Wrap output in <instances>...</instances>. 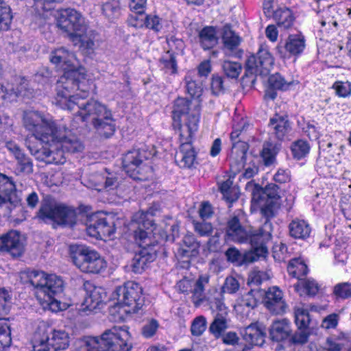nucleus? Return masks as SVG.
<instances>
[{
  "instance_id": "f257e3e1",
  "label": "nucleus",
  "mask_w": 351,
  "mask_h": 351,
  "mask_svg": "<svg viewBox=\"0 0 351 351\" xmlns=\"http://www.w3.org/2000/svg\"><path fill=\"white\" fill-rule=\"evenodd\" d=\"M50 61L64 71L57 82L56 105L71 112L77 121L91 122L100 135L112 136L115 131L112 112L101 102L86 99L92 82L75 55L60 47L51 51Z\"/></svg>"
},
{
  "instance_id": "f03ea898",
  "label": "nucleus",
  "mask_w": 351,
  "mask_h": 351,
  "mask_svg": "<svg viewBox=\"0 0 351 351\" xmlns=\"http://www.w3.org/2000/svg\"><path fill=\"white\" fill-rule=\"evenodd\" d=\"M278 204L271 199L267 202L261 208V214L265 218V221L258 230L246 231L240 224L237 217L231 218L227 226L226 233L228 239L238 243L249 241L252 250L245 256V261L254 262L260 257H265L267 254L266 243L271 239L273 226L269 219L275 216L278 210Z\"/></svg>"
},
{
  "instance_id": "7ed1b4c3",
  "label": "nucleus",
  "mask_w": 351,
  "mask_h": 351,
  "mask_svg": "<svg viewBox=\"0 0 351 351\" xmlns=\"http://www.w3.org/2000/svg\"><path fill=\"white\" fill-rule=\"evenodd\" d=\"M154 226L148 211H139L132 217L130 226L134 229L135 241L141 248L132 261L131 267L134 273H142L147 264L154 261L156 258V251L154 247L157 244V241L151 237L155 229Z\"/></svg>"
},
{
  "instance_id": "20e7f679",
  "label": "nucleus",
  "mask_w": 351,
  "mask_h": 351,
  "mask_svg": "<svg viewBox=\"0 0 351 351\" xmlns=\"http://www.w3.org/2000/svg\"><path fill=\"white\" fill-rule=\"evenodd\" d=\"M56 137L50 140V143L41 147L32 146L26 140V146L37 160L49 164H64L66 161V153H77L83 151L84 147L82 142L74 136L66 135V128L58 125L56 129Z\"/></svg>"
},
{
  "instance_id": "39448f33",
  "label": "nucleus",
  "mask_w": 351,
  "mask_h": 351,
  "mask_svg": "<svg viewBox=\"0 0 351 351\" xmlns=\"http://www.w3.org/2000/svg\"><path fill=\"white\" fill-rule=\"evenodd\" d=\"M132 337L127 326H114L100 337H87L75 343L73 351H130Z\"/></svg>"
},
{
  "instance_id": "423d86ee",
  "label": "nucleus",
  "mask_w": 351,
  "mask_h": 351,
  "mask_svg": "<svg viewBox=\"0 0 351 351\" xmlns=\"http://www.w3.org/2000/svg\"><path fill=\"white\" fill-rule=\"evenodd\" d=\"M30 283L36 289V296L44 308L53 312L63 311L67 308L65 303L56 299L62 293L64 282L55 274H47L44 271L34 270L29 274Z\"/></svg>"
},
{
  "instance_id": "0eeeda50",
  "label": "nucleus",
  "mask_w": 351,
  "mask_h": 351,
  "mask_svg": "<svg viewBox=\"0 0 351 351\" xmlns=\"http://www.w3.org/2000/svg\"><path fill=\"white\" fill-rule=\"evenodd\" d=\"M113 297L117 302L111 311L112 313H117L121 320H124L128 315L137 313L143 306L142 288L133 281H128L117 287Z\"/></svg>"
},
{
  "instance_id": "6e6552de",
  "label": "nucleus",
  "mask_w": 351,
  "mask_h": 351,
  "mask_svg": "<svg viewBox=\"0 0 351 351\" xmlns=\"http://www.w3.org/2000/svg\"><path fill=\"white\" fill-rule=\"evenodd\" d=\"M155 154L154 147L139 144L123 157V167L134 180H146L152 176V167L145 163Z\"/></svg>"
},
{
  "instance_id": "1a4fd4ad",
  "label": "nucleus",
  "mask_w": 351,
  "mask_h": 351,
  "mask_svg": "<svg viewBox=\"0 0 351 351\" xmlns=\"http://www.w3.org/2000/svg\"><path fill=\"white\" fill-rule=\"evenodd\" d=\"M23 123L25 130L40 143V147L46 146L56 137L57 122L49 114L38 110L24 112Z\"/></svg>"
},
{
  "instance_id": "9d476101",
  "label": "nucleus",
  "mask_w": 351,
  "mask_h": 351,
  "mask_svg": "<svg viewBox=\"0 0 351 351\" xmlns=\"http://www.w3.org/2000/svg\"><path fill=\"white\" fill-rule=\"evenodd\" d=\"M34 351H58L69 346V334L63 330H55L48 323H38L34 336Z\"/></svg>"
},
{
  "instance_id": "9b49d317",
  "label": "nucleus",
  "mask_w": 351,
  "mask_h": 351,
  "mask_svg": "<svg viewBox=\"0 0 351 351\" xmlns=\"http://www.w3.org/2000/svg\"><path fill=\"white\" fill-rule=\"evenodd\" d=\"M73 262L82 272L86 274H101L107 267V262L97 251L85 245L72 247Z\"/></svg>"
},
{
  "instance_id": "f8f14e48",
  "label": "nucleus",
  "mask_w": 351,
  "mask_h": 351,
  "mask_svg": "<svg viewBox=\"0 0 351 351\" xmlns=\"http://www.w3.org/2000/svg\"><path fill=\"white\" fill-rule=\"evenodd\" d=\"M200 100L189 101L185 98H178L173 110V126L178 134H181V128L184 125H191L195 121L196 132L200 114Z\"/></svg>"
},
{
  "instance_id": "ddd939ff",
  "label": "nucleus",
  "mask_w": 351,
  "mask_h": 351,
  "mask_svg": "<svg viewBox=\"0 0 351 351\" xmlns=\"http://www.w3.org/2000/svg\"><path fill=\"white\" fill-rule=\"evenodd\" d=\"M36 216L44 221H53L68 225L74 224L76 220L74 209L51 202H43Z\"/></svg>"
},
{
  "instance_id": "4468645a",
  "label": "nucleus",
  "mask_w": 351,
  "mask_h": 351,
  "mask_svg": "<svg viewBox=\"0 0 351 351\" xmlns=\"http://www.w3.org/2000/svg\"><path fill=\"white\" fill-rule=\"evenodd\" d=\"M20 192L10 178L0 173V217H10L14 208L21 204Z\"/></svg>"
},
{
  "instance_id": "2eb2a0df",
  "label": "nucleus",
  "mask_w": 351,
  "mask_h": 351,
  "mask_svg": "<svg viewBox=\"0 0 351 351\" xmlns=\"http://www.w3.org/2000/svg\"><path fill=\"white\" fill-rule=\"evenodd\" d=\"M196 132L195 121L189 125L181 128L180 136V151L176 155V159L181 168H191L195 160V153L191 145V141Z\"/></svg>"
},
{
  "instance_id": "dca6fc26",
  "label": "nucleus",
  "mask_w": 351,
  "mask_h": 351,
  "mask_svg": "<svg viewBox=\"0 0 351 351\" xmlns=\"http://www.w3.org/2000/svg\"><path fill=\"white\" fill-rule=\"evenodd\" d=\"M246 154L247 147L243 143H234L228 156V161L230 170L234 175L245 169L243 176L250 179L258 173V168L254 163L246 164Z\"/></svg>"
},
{
  "instance_id": "f3484780",
  "label": "nucleus",
  "mask_w": 351,
  "mask_h": 351,
  "mask_svg": "<svg viewBox=\"0 0 351 351\" xmlns=\"http://www.w3.org/2000/svg\"><path fill=\"white\" fill-rule=\"evenodd\" d=\"M34 89L29 86V82L23 77H15L6 85L0 84V99L12 102L18 97L31 98L34 97Z\"/></svg>"
},
{
  "instance_id": "a211bd4d",
  "label": "nucleus",
  "mask_w": 351,
  "mask_h": 351,
  "mask_svg": "<svg viewBox=\"0 0 351 351\" xmlns=\"http://www.w3.org/2000/svg\"><path fill=\"white\" fill-rule=\"evenodd\" d=\"M57 25L66 33L70 38L80 32L86 30V24L81 13L75 9L61 10L57 19Z\"/></svg>"
},
{
  "instance_id": "6ab92c4d",
  "label": "nucleus",
  "mask_w": 351,
  "mask_h": 351,
  "mask_svg": "<svg viewBox=\"0 0 351 351\" xmlns=\"http://www.w3.org/2000/svg\"><path fill=\"white\" fill-rule=\"evenodd\" d=\"M274 62V58L267 47L261 45L256 55L247 58L246 70L250 74L267 75L273 68Z\"/></svg>"
},
{
  "instance_id": "aec40b11",
  "label": "nucleus",
  "mask_w": 351,
  "mask_h": 351,
  "mask_svg": "<svg viewBox=\"0 0 351 351\" xmlns=\"http://www.w3.org/2000/svg\"><path fill=\"white\" fill-rule=\"evenodd\" d=\"M96 218L93 223L87 226V234L91 237L101 240L111 237L116 230V217L108 215Z\"/></svg>"
},
{
  "instance_id": "412c9836",
  "label": "nucleus",
  "mask_w": 351,
  "mask_h": 351,
  "mask_svg": "<svg viewBox=\"0 0 351 351\" xmlns=\"http://www.w3.org/2000/svg\"><path fill=\"white\" fill-rule=\"evenodd\" d=\"M264 13L267 17L273 16L278 26L287 29L290 28L294 21L291 10L287 7H280L274 10L273 3L270 0H265L263 3Z\"/></svg>"
},
{
  "instance_id": "4be33fe9",
  "label": "nucleus",
  "mask_w": 351,
  "mask_h": 351,
  "mask_svg": "<svg viewBox=\"0 0 351 351\" xmlns=\"http://www.w3.org/2000/svg\"><path fill=\"white\" fill-rule=\"evenodd\" d=\"M24 242L19 232L11 230L0 237V251L19 257L24 252Z\"/></svg>"
},
{
  "instance_id": "5701e85b",
  "label": "nucleus",
  "mask_w": 351,
  "mask_h": 351,
  "mask_svg": "<svg viewBox=\"0 0 351 351\" xmlns=\"http://www.w3.org/2000/svg\"><path fill=\"white\" fill-rule=\"evenodd\" d=\"M263 302L265 308L271 313L278 315L285 312L287 305L283 293L276 286L268 288L265 293Z\"/></svg>"
},
{
  "instance_id": "b1692460",
  "label": "nucleus",
  "mask_w": 351,
  "mask_h": 351,
  "mask_svg": "<svg viewBox=\"0 0 351 351\" xmlns=\"http://www.w3.org/2000/svg\"><path fill=\"white\" fill-rule=\"evenodd\" d=\"M167 44L169 49L166 51L160 59V66L166 73L171 74L177 72L178 66L176 60L175 51H181L183 47V42L180 39L171 36L167 38Z\"/></svg>"
},
{
  "instance_id": "393cba45",
  "label": "nucleus",
  "mask_w": 351,
  "mask_h": 351,
  "mask_svg": "<svg viewBox=\"0 0 351 351\" xmlns=\"http://www.w3.org/2000/svg\"><path fill=\"white\" fill-rule=\"evenodd\" d=\"M257 303L254 291L250 290L237 299L234 304V310L243 317H248L251 311L256 306Z\"/></svg>"
},
{
  "instance_id": "a878e982",
  "label": "nucleus",
  "mask_w": 351,
  "mask_h": 351,
  "mask_svg": "<svg viewBox=\"0 0 351 351\" xmlns=\"http://www.w3.org/2000/svg\"><path fill=\"white\" fill-rule=\"evenodd\" d=\"M241 334L243 339L252 346H262L265 342V332L257 324L244 328Z\"/></svg>"
},
{
  "instance_id": "bb28decb",
  "label": "nucleus",
  "mask_w": 351,
  "mask_h": 351,
  "mask_svg": "<svg viewBox=\"0 0 351 351\" xmlns=\"http://www.w3.org/2000/svg\"><path fill=\"white\" fill-rule=\"evenodd\" d=\"M95 34L93 31L87 29L84 32H80L71 38L75 45H79V47L87 53L93 52L95 49Z\"/></svg>"
},
{
  "instance_id": "cd10ccee",
  "label": "nucleus",
  "mask_w": 351,
  "mask_h": 351,
  "mask_svg": "<svg viewBox=\"0 0 351 351\" xmlns=\"http://www.w3.org/2000/svg\"><path fill=\"white\" fill-rule=\"evenodd\" d=\"M285 49L292 56L301 54L306 47L305 37L301 33L290 34L285 40Z\"/></svg>"
},
{
  "instance_id": "c85d7f7f",
  "label": "nucleus",
  "mask_w": 351,
  "mask_h": 351,
  "mask_svg": "<svg viewBox=\"0 0 351 351\" xmlns=\"http://www.w3.org/2000/svg\"><path fill=\"white\" fill-rule=\"evenodd\" d=\"M270 336L273 341H281L291 335L290 323L286 319L276 320L270 328Z\"/></svg>"
},
{
  "instance_id": "c756f323",
  "label": "nucleus",
  "mask_w": 351,
  "mask_h": 351,
  "mask_svg": "<svg viewBox=\"0 0 351 351\" xmlns=\"http://www.w3.org/2000/svg\"><path fill=\"white\" fill-rule=\"evenodd\" d=\"M269 126L278 140L284 139L291 129L287 119L278 114L270 119Z\"/></svg>"
},
{
  "instance_id": "7c9ffc66",
  "label": "nucleus",
  "mask_w": 351,
  "mask_h": 351,
  "mask_svg": "<svg viewBox=\"0 0 351 351\" xmlns=\"http://www.w3.org/2000/svg\"><path fill=\"white\" fill-rule=\"evenodd\" d=\"M186 89L189 95L193 97V100H199L203 92L202 83L198 79V75L194 72H189L184 78Z\"/></svg>"
},
{
  "instance_id": "2f4dec72",
  "label": "nucleus",
  "mask_w": 351,
  "mask_h": 351,
  "mask_svg": "<svg viewBox=\"0 0 351 351\" xmlns=\"http://www.w3.org/2000/svg\"><path fill=\"white\" fill-rule=\"evenodd\" d=\"M293 287L295 291L301 296H314L318 293L320 288L317 282L313 278L300 279Z\"/></svg>"
},
{
  "instance_id": "473e14b6",
  "label": "nucleus",
  "mask_w": 351,
  "mask_h": 351,
  "mask_svg": "<svg viewBox=\"0 0 351 351\" xmlns=\"http://www.w3.org/2000/svg\"><path fill=\"white\" fill-rule=\"evenodd\" d=\"M129 23L132 26L136 27H141L145 26L148 29H151L155 32H159L162 25L161 23V19L156 15L149 14L145 16L144 19H138V18H134L131 16L129 20Z\"/></svg>"
},
{
  "instance_id": "72a5a7b5",
  "label": "nucleus",
  "mask_w": 351,
  "mask_h": 351,
  "mask_svg": "<svg viewBox=\"0 0 351 351\" xmlns=\"http://www.w3.org/2000/svg\"><path fill=\"white\" fill-rule=\"evenodd\" d=\"M104 300V293L99 287H93L89 291H87L84 297L82 306L84 310L93 311L97 308Z\"/></svg>"
},
{
  "instance_id": "f704fd0d",
  "label": "nucleus",
  "mask_w": 351,
  "mask_h": 351,
  "mask_svg": "<svg viewBox=\"0 0 351 351\" xmlns=\"http://www.w3.org/2000/svg\"><path fill=\"white\" fill-rule=\"evenodd\" d=\"M289 234L295 239H305L310 235L311 229L308 223L304 220H293L289 226Z\"/></svg>"
},
{
  "instance_id": "c9c22d12",
  "label": "nucleus",
  "mask_w": 351,
  "mask_h": 351,
  "mask_svg": "<svg viewBox=\"0 0 351 351\" xmlns=\"http://www.w3.org/2000/svg\"><path fill=\"white\" fill-rule=\"evenodd\" d=\"M221 38L225 49L228 51H234L241 43V38L230 26L225 25L221 30Z\"/></svg>"
},
{
  "instance_id": "e433bc0d",
  "label": "nucleus",
  "mask_w": 351,
  "mask_h": 351,
  "mask_svg": "<svg viewBox=\"0 0 351 351\" xmlns=\"http://www.w3.org/2000/svg\"><path fill=\"white\" fill-rule=\"evenodd\" d=\"M209 276L201 275L195 281L192 293V300L195 306H199L205 298L204 289L209 282Z\"/></svg>"
},
{
  "instance_id": "4c0bfd02",
  "label": "nucleus",
  "mask_w": 351,
  "mask_h": 351,
  "mask_svg": "<svg viewBox=\"0 0 351 351\" xmlns=\"http://www.w3.org/2000/svg\"><path fill=\"white\" fill-rule=\"evenodd\" d=\"M199 42L204 49H208L217 44L218 37L213 27H206L203 28L199 34Z\"/></svg>"
},
{
  "instance_id": "58836bf2",
  "label": "nucleus",
  "mask_w": 351,
  "mask_h": 351,
  "mask_svg": "<svg viewBox=\"0 0 351 351\" xmlns=\"http://www.w3.org/2000/svg\"><path fill=\"white\" fill-rule=\"evenodd\" d=\"M287 271L291 276L298 280L303 279L302 277L308 272L307 265L300 258H293L290 261L287 266Z\"/></svg>"
},
{
  "instance_id": "ea45409f",
  "label": "nucleus",
  "mask_w": 351,
  "mask_h": 351,
  "mask_svg": "<svg viewBox=\"0 0 351 351\" xmlns=\"http://www.w3.org/2000/svg\"><path fill=\"white\" fill-rule=\"evenodd\" d=\"M228 315L217 313L209 326V331L215 337H219L228 328Z\"/></svg>"
},
{
  "instance_id": "a19ab883",
  "label": "nucleus",
  "mask_w": 351,
  "mask_h": 351,
  "mask_svg": "<svg viewBox=\"0 0 351 351\" xmlns=\"http://www.w3.org/2000/svg\"><path fill=\"white\" fill-rule=\"evenodd\" d=\"M278 151L279 147L276 144L269 142L264 143L261 152V157L265 166H270L275 163L276 156Z\"/></svg>"
},
{
  "instance_id": "79ce46f5",
  "label": "nucleus",
  "mask_w": 351,
  "mask_h": 351,
  "mask_svg": "<svg viewBox=\"0 0 351 351\" xmlns=\"http://www.w3.org/2000/svg\"><path fill=\"white\" fill-rule=\"evenodd\" d=\"M103 15L110 21L119 17L121 14L120 3L117 0H110L101 5Z\"/></svg>"
},
{
  "instance_id": "37998d69",
  "label": "nucleus",
  "mask_w": 351,
  "mask_h": 351,
  "mask_svg": "<svg viewBox=\"0 0 351 351\" xmlns=\"http://www.w3.org/2000/svg\"><path fill=\"white\" fill-rule=\"evenodd\" d=\"M310 145L306 141L300 139L292 143L291 151L293 157L296 160H301L309 154Z\"/></svg>"
},
{
  "instance_id": "c03bdc74",
  "label": "nucleus",
  "mask_w": 351,
  "mask_h": 351,
  "mask_svg": "<svg viewBox=\"0 0 351 351\" xmlns=\"http://www.w3.org/2000/svg\"><path fill=\"white\" fill-rule=\"evenodd\" d=\"M12 20L10 6L3 0H0V30H8Z\"/></svg>"
},
{
  "instance_id": "a18cd8bd",
  "label": "nucleus",
  "mask_w": 351,
  "mask_h": 351,
  "mask_svg": "<svg viewBox=\"0 0 351 351\" xmlns=\"http://www.w3.org/2000/svg\"><path fill=\"white\" fill-rule=\"evenodd\" d=\"M232 182L229 180L219 185V190L227 201L233 202L239 198V191L237 188L231 187Z\"/></svg>"
},
{
  "instance_id": "49530a36",
  "label": "nucleus",
  "mask_w": 351,
  "mask_h": 351,
  "mask_svg": "<svg viewBox=\"0 0 351 351\" xmlns=\"http://www.w3.org/2000/svg\"><path fill=\"white\" fill-rule=\"evenodd\" d=\"M15 160H16L15 171L17 173L29 174L33 171V163L24 153L16 157Z\"/></svg>"
},
{
  "instance_id": "de8ad7c7",
  "label": "nucleus",
  "mask_w": 351,
  "mask_h": 351,
  "mask_svg": "<svg viewBox=\"0 0 351 351\" xmlns=\"http://www.w3.org/2000/svg\"><path fill=\"white\" fill-rule=\"evenodd\" d=\"M207 327V321L204 316L199 315L196 317L191 323V332L193 336H201Z\"/></svg>"
},
{
  "instance_id": "09e8293b",
  "label": "nucleus",
  "mask_w": 351,
  "mask_h": 351,
  "mask_svg": "<svg viewBox=\"0 0 351 351\" xmlns=\"http://www.w3.org/2000/svg\"><path fill=\"white\" fill-rule=\"evenodd\" d=\"M291 84L292 82H287L279 73L271 75L268 79V85L276 90H286Z\"/></svg>"
},
{
  "instance_id": "8fccbe9b",
  "label": "nucleus",
  "mask_w": 351,
  "mask_h": 351,
  "mask_svg": "<svg viewBox=\"0 0 351 351\" xmlns=\"http://www.w3.org/2000/svg\"><path fill=\"white\" fill-rule=\"evenodd\" d=\"M310 317L308 312L302 307L295 309V322L298 328H306L309 324Z\"/></svg>"
},
{
  "instance_id": "3c124183",
  "label": "nucleus",
  "mask_w": 351,
  "mask_h": 351,
  "mask_svg": "<svg viewBox=\"0 0 351 351\" xmlns=\"http://www.w3.org/2000/svg\"><path fill=\"white\" fill-rule=\"evenodd\" d=\"M240 288L239 280L232 276H227L221 287L223 293L234 294L237 293Z\"/></svg>"
},
{
  "instance_id": "603ef678",
  "label": "nucleus",
  "mask_w": 351,
  "mask_h": 351,
  "mask_svg": "<svg viewBox=\"0 0 351 351\" xmlns=\"http://www.w3.org/2000/svg\"><path fill=\"white\" fill-rule=\"evenodd\" d=\"M343 148L344 146L343 145L328 143L324 151H326L329 158L332 159L337 163H339L341 155L343 154Z\"/></svg>"
},
{
  "instance_id": "864d4df0",
  "label": "nucleus",
  "mask_w": 351,
  "mask_h": 351,
  "mask_svg": "<svg viewBox=\"0 0 351 351\" xmlns=\"http://www.w3.org/2000/svg\"><path fill=\"white\" fill-rule=\"evenodd\" d=\"M12 343L11 330L7 324L0 326V350L9 348Z\"/></svg>"
},
{
  "instance_id": "5fc2aeb1",
  "label": "nucleus",
  "mask_w": 351,
  "mask_h": 351,
  "mask_svg": "<svg viewBox=\"0 0 351 351\" xmlns=\"http://www.w3.org/2000/svg\"><path fill=\"white\" fill-rule=\"evenodd\" d=\"M270 278L269 271L254 269L249 275L248 284L260 285Z\"/></svg>"
},
{
  "instance_id": "6e6d98bb",
  "label": "nucleus",
  "mask_w": 351,
  "mask_h": 351,
  "mask_svg": "<svg viewBox=\"0 0 351 351\" xmlns=\"http://www.w3.org/2000/svg\"><path fill=\"white\" fill-rule=\"evenodd\" d=\"M241 66L236 62L225 61L223 64V69L225 74L231 78H236L241 71Z\"/></svg>"
},
{
  "instance_id": "4d7b16f0",
  "label": "nucleus",
  "mask_w": 351,
  "mask_h": 351,
  "mask_svg": "<svg viewBox=\"0 0 351 351\" xmlns=\"http://www.w3.org/2000/svg\"><path fill=\"white\" fill-rule=\"evenodd\" d=\"M332 88L339 97H347L351 94V84L349 82L338 81L334 83Z\"/></svg>"
},
{
  "instance_id": "13d9d810",
  "label": "nucleus",
  "mask_w": 351,
  "mask_h": 351,
  "mask_svg": "<svg viewBox=\"0 0 351 351\" xmlns=\"http://www.w3.org/2000/svg\"><path fill=\"white\" fill-rule=\"evenodd\" d=\"M159 328V323L156 319H149L142 328V335L148 339L154 336Z\"/></svg>"
},
{
  "instance_id": "bf43d9fd",
  "label": "nucleus",
  "mask_w": 351,
  "mask_h": 351,
  "mask_svg": "<svg viewBox=\"0 0 351 351\" xmlns=\"http://www.w3.org/2000/svg\"><path fill=\"white\" fill-rule=\"evenodd\" d=\"M333 293L337 298L343 299L350 298L351 285L348 282L337 284L334 287Z\"/></svg>"
},
{
  "instance_id": "052dcab7",
  "label": "nucleus",
  "mask_w": 351,
  "mask_h": 351,
  "mask_svg": "<svg viewBox=\"0 0 351 351\" xmlns=\"http://www.w3.org/2000/svg\"><path fill=\"white\" fill-rule=\"evenodd\" d=\"M12 297L10 292L5 288H0V308L4 313H7L10 309Z\"/></svg>"
},
{
  "instance_id": "680f3d73",
  "label": "nucleus",
  "mask_w": 351,
  "mask_h": 351,
  "mask_svg": "<svg viewBox=\"0 0 351 351\" xmlns=\"http://www.w3.org/2000/svg\"><path fill=\"white\" fill-rule=\"evenodd\" d=\"M194 228L200 236H209L213 232V226L208 222H193Z\"/></svg>"
},
{
  "instance_id": "e2e57ef3",
  "label": "nucleus",
  "mask_w": 351,
  "mask_h": 351,
  "mask_svg": "<svg viewBox=\"0 0 351 351\" xmlns=\"http://www.w3.org/2000/svg\"><path fill=\"white\" fill-rule=\"evenodd\" d=\"M147 0H130L129 8L130 10L138 15H142L145 10Z\"/></svg>"
},
{
  "instance_id": "0e129e2a",
  "label": "nucleus",
  "mask_w": 351,
  "mask_h": 351,
  "mask_svg": "<svg viewBox=\"0 0 351 351\" xmlns=\"http://www.w3.org/2000/svg\"><path fill=\"white\" fill-rule=\"evenodd\" d=\"M274 180L278 183H286L291 180V172L288 169L279 168L274 176Z\"/></svg>"
},
{
  "instance_id": "69168bd1",
  "label": "nucleus",
  "mask_w": 351,
  "mask_h": 351,
  "mask_svg": "<svg viewBox=\"0 0 351 351\" xmlns=\"http://www.w3.org/2000/svg\"><path fill=\"white\" fill-rule=\"evenodd\" d=\"M223 80L219 75H213L211 80V90L213 94L219 95L223 91Z\"/></svg>"
},
{
  "instance_id": "338daca9",
  "label": "nucleus",
  "mask_w": 351,
  "mask_h": 351,
  "mask_svg": "<svg viewBox=\"0 0 351 351\" xmlns=\"http://www.w3.org/2000/svg\"><path fill=\"white\" fill-rule=\"evenodd\" d=\"M5 147L12 154L14 158L23 154V152L21 149L20 146L14 141H7L5 143Z\"/></svg>"
},
{
  "instance_id": "774afa93",
  "label": "nucleus",
  "mask_w": 351,
  "mask_h": 351,
  "mask_svg": "<svg viewBox=\"0 0 351 351\" xmlns=\"http://www.w3.org/2000/svg\"><path fill=\"white\" fill-rule=\"evenodd\" d=\"M338 320V315L330 314L323 319L322 327L326 329L335 328L337 326Z\"/></svg>"
}]
</instances>
